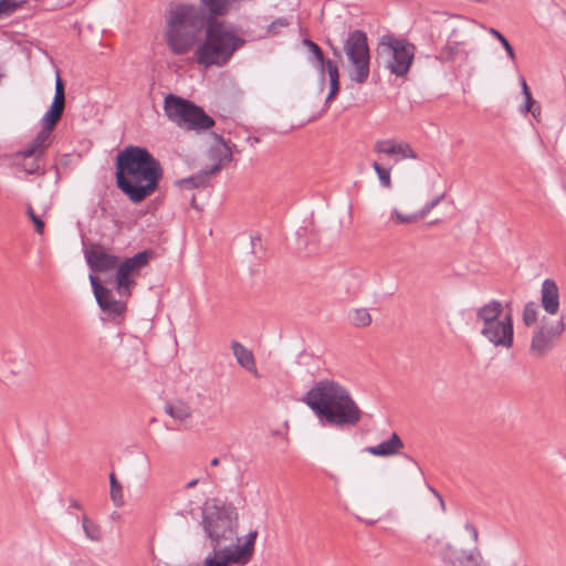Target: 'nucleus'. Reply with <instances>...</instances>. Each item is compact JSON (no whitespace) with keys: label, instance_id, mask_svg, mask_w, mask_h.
Returning <instances> with one entry per match:
<instances>
[{"label":"nucleus","instance_id":"f257e3e1","mask_svg":"<svg viewBox=\"0 0 566 566\" xmlns=\"http://www.w3.org/2000/svg\"><path fill=\"white\" fill-rule=\"evenodd\" d=\"M199 7L180 3L167 19L165 40L175 55L187 54L196 43L208 22H223L232 9H239L240 0H199Z\"/></svg>","mask_w":566,"mask_h":566},{"label":"nucleus","instance_id":"f03ea898","mask_svg":"<svg viewBox=\"0 0 566 566\" xmlns=\"http://www.w3.org/2000/svg\"><path fill=\"white\" fill-rule=\"evenodd\" d=\"M164 177L160 161L143 146L129 145L115 158V185L138 205L155 193Z\"/></svg>","mask_w":566,"mask_h":566},{"label":"nucleus","instance_id":"7ed1b4c3","mask_svg":"<svg viewBox=\"0 0 566 566\" xmlns=\"http://www.w3.org/2000/svg\"><path fill=\"white\" fill-rule=\"evenodd\" d=\"M323 426L338 429L356 427L363 411L348 389L333 379H322L302 399Z\"/></svg>","mask_w":566,"mask_h":566},{"label":"nucleus","instance_id":"20e7f679","mask_svg":"<svg viewBox=\"0 0 566 566\" xmlns=\"http://www.w3.org/2000/svg\"><path fill=\"white\" fill-rule=\"evenodd\" d=\"M202 527L210 539L211 553L222 551L228 545H242L238 536V511L234 505L219 499H208L201 509Z\"/></svg>","mask_w":566,"mask_h":566},{"label":"nucleus","instance_id":"39448f33","mask_svg":"<svg viewBox=\"0 0 566 566\" xmlns=\"http://www.w3.org/2000/svg\"><path fill=\"white\" fill-rule=\"evenodd\" d=\"M205 39L196 49V62L206 69L226 66L233 54L240 50L247 40L226 28L224 22H208L205 28Z\"/></svg>","mask_w":566,"mask_h":566},{"label":"nucleus","instance_id":"423d86ee","mask_svg":"<svg viewBox=\"0 0 566 566\" xmlns=\"http://www.w3.org/2000/svg\"><path fill=\"white\" fill-rule=\"evenodd\" d=\"M164 112L169 120L188 130H206L216 124L201 106L172 93L164 98Z\"/></svg>","mask_w":566,"mask_h":566},{"label":"nucleus","instance_id":"0eeeda50","mask_svg":"<svg viewBox=\"0 0 566 566\" xmlns=\"http://www.w3.org/2000/svg\"><path fill=\"white\" fill-rule=\"evenodd\" d=\"M344 51L354 71L350 73V80L364 84L369 76L370 51L367 33L357 29L350 31L344 43Z\"/></svg>","mask_w":566,"mask_h":566},{"label":"nucleus","instance_id":"6e6552de","mask_svg":"<svg viewBox=\"0 0 566 566\" xmlns=\"http://www.w3.org/2000/svg\"><path fill=\"white\" fill-rule=\"evenodd\" d=\"M213 135L216 140L222 146L221 148H211V158L217 159V163L196 175L176 180L175 185L177 187L181 189L207 188L210 185L211 176L218 174L223 167L231 163L233 158L231 140H226L221 135L216 133Z\"/></svg>","mask_w":566,"mask_h":566},{"label":"nucleus","instance_id":"1a4fd4ad","mask_svg":"<svg viewBox=\"0 0 566 566\" xmlns=\"http://www.w3.org/2000/svg\"><path fill=\"white\" fill-rule=\"evenodd\" d=\"M156 252L153 249H145L137 252L133 256L119 258L118 265L115 268V290L119 296L128 297L132 295V290L137 284L133 279L134 274L147 266L151 260L156 258Z\"/></svg>","mask_w":566,"mask_h":566},{"label":"nucleus","instance_id":"9d476101","mask_svg":"<svg viewBox=\"0 0 566 566\" xmlns=\"http://www.w3.org/2000/svg\"><path fill=\"white\" fill-rule=\"evenodd\" d=\"M380 45H386L390 50L392 59L386 65L390 73L398 77L406 76L415 60V44L407 39H397L391 34H386L381 38Z\"/></svg>","mask_w":566,"mask_h":566},{"label":"nucleus","instance_id":"9b49d317","mask_svg":"<svg viewBox=\"0 0 566 566\" xmlns=\"http://www.w3.org/2000/svg\"><path fill=\"white\" fill-rule=\"evenodd\" d=\"M563 317L555 323H546L536 328L530 345V354L535 358L545 357L555 346L562 334L565 332Z\"/></svg>","mask_w":566,"mask_h":566},{"label":"nucleus","instance_id":"f8f14e48","mask_svg":"<svg viewBox=\"0 0 566 566\" xmlns=\"http://www.w3.org/2000/svg\"><path fill=\"white\" fill-rule=\"evenodd\" d=\"M82 243L86 263L93 272H108L118 265L119 256L107 253L101 244L88 243L85 238L82 239Z\"/></svg>","mask_w":566,"mask_h":566},{"label":"nucleus","instance_id":"ddd939ff","mask_svg":"<svg viewBox=\"0 0 566 566\" xmlns=\"http://www.w3.org/2000/svg\"><path fill=\"white\" fill-rule=\"evenodd\" d=\"M481 335L496 347L511 348L514 343V324L511 313H505L502 318L490 328H481Z\"/></svg>","mask_w":566,"mask_h":566},{"label":"nucleus","instance_id":"4468645a","mask_svg":"<svg viewBox=\"0 0 566 566\" xmlns=\"http://www.w3.org/2000/svg\"><path fill=\"white\" fill-rule=\"evenodd\" d=\"M439 556L447 566H481L482 555L478 548L473 551L457 549L450 543L439 552Z\"/></svg>","mask_w":566,"mask_h":566},{"label":"nucleus","instance_id":"2eb2a0df","mask_svg":"<svg viewBox=\"0 0 566 566\" xmlns=\"http://www.w3.org/2000/svg\"><path fill=\"white\" fill-rule=\"evenodd\" d=\"M541 305L549 315L559 311V289L553 279H545L541 289Z\"/></svg>","mask_w":566,"mask_h":566},{"label":"nucleus","instance_id":"dca6fc26","mask_svg":"<svg viewBox=\"0 0 566 566\" xmlns=\"http://www.w3.org/2000/svg\"><path fill=\"white\" fill-rule=\"evenodd\" d=\"M403 448V441L394 432L388 440L381 441L377 446L365 448V451L375 457H391L398 454Z\"/></svg>","mask_w":566,"mask_h":566},{"label":"nucleus","instance_id":"f3484780","mask_svg":"<svg viewBox=\"0 0 566 566\" xmlns=\"http://www.w3.org/2000/svg\"><path fill=\"white\" fill-rule=\"evenodd\" d=\"M231 348L238 364L245 370L252 373L254 377H260L255 366V358L253 353L237 340L231 343Z\"/></svg>","mask_w":566,"mask_h":566},{"label":"nucleus","instance_id":"a211bd4d","mask_svg":"<svg viewBox=\"0 0 566 566\" xmlns=\"http://www.w3.org/2000/svg\"><path fill=\"white\" fill-rule=\"evenodd\" d=\"M65 109V104L53 102L51 103L49 109L45 112L43 117L41 118V126L48 130H54L61 120Z\"/></svg>","mask_w":566,"mask_h":566},{"label":"nucleus","instance_id":"6ab92c4d","mask_svg":"<svg viewBox=\"0 0 566 566\" xmlns=\"http://www.w3.org/2000/svg\"><path fill=\"white\" fill-rule=\"evenodd\" d=\"M322 64L323 65H316V69L318 71L321 90L323 91L326 81V73L328 74L329 82H339V69L338 65L328 57Z\"/></svg>","mask_w":566,"mask_h":566},{"label":"nucleus","instance_id":"aec40b11","mask_svg":"<svg viewBox=\"0 0 566 566\" xmlns=\"http://www.w3.org/2000/svg\"><path fill=\"white\" fill-rule=\"evenodd\" d=\"M88 279L98 306L115 300L112 290L103 285L96 275L90 274Z\"/></svg>","mask_w":566,"mask_h":566},{"label":"nucleus","instance_id":"412c9836","mask_svg":"<svg viewBox=\"0 0 566 566\" xmlns=\"http://www.w3.org/2000/svg\"><path fill=\"white\" fill-rule=\"evenodd\" d=\"M504 306L499 300H491L476 310V318H502Z\"/></svg>","mask_w":566,"mask_h":566},{"label":"nucleus","instance_id":"4be33fe9","mask_svg":"<svg viewBox=\"0 0 566 566\" xmlns=\"http://www.w3.org/2000/svg\"><path fill=\"white\" fill-rule=\"evenodd\" d=\"M165 411L178 421H184L191 416L190 406L181 400H177L175 403L167 402Z\"/></svg>","mask_w":566,"mask_h":566},{"label":"nucleus","instance_id":"5701e85b","mask_svg":"<svg viewBox=\"0 0 566 566\" xmlns=\"http://www.w3.org/2000/svg\"><path fill=\"white\" fill-rule=\"evenodd\" d=\"M103 313H105L109 318L116 319L119 316H123L126 312V303L118 300H112L108 303H104L99 306Z\"/></svg>","mask_w":566,"mask_h":566},{"label":"nucleus","instance_id":"b1692460","mask_svg":"<svg viewBox=\"0 0 566 566\" xmlns=\"http://www.w3.org/2000/svg\"><path fill=\"white\" fill-rule=\"evenodd\" d=\"M525 103L523 106H521L522 113H531L535 118L541 115V105L539 103L533 98V95L531 93V90L528 86H525V96H524Z\"/></svg>","mask_w":566,"mask_h":566},{"label":"nucleus","instance_id":"393cba45","mask_svg":"<svg viewBox=\"0 0 566 566\" xmlns=\"http://www.w3.org/2000/svg\"><path fill=\"white\" fill-rule=\"evenodd\" d=\"M82 527L86 537L91 541L98 542L102 539L99 526L92 522L85 514L82 517Z\"/></svg>","mask_w":566,"mask_h":566},{"label":"nucleus","instance_id":"a878e982","mask_svg":"<svg viewBox=\"0 0 566 566\" xmlns=\"http://www.w3.org/2000/svg\"><path fill=\"white\" fill-rule=\"evenodd\" d=\"M537 307V304L533 301H530L524 305L522 319L525 326L530 327L536 323L538 315Z\"/></svg>","mask_w":566,"mask_h":566},{"label":"nucleus","instance_id":"bb28decb","mask_svg":"<svg viewBox=\"0 0 566 566\" xmlns=\"http://www.w3.org/2000/svg\"><path fill=\"white\" fill-rule=\"evenodd\" d=\"M25 3L27 0H0V18L10 17Z\"/></svg>","mask_w":566,"mask_h":566},{"label":"nucleus","instance_id":"cd10ccee","mask_svg":"<svg viewBox=\"0 0 566 566\" xmlns=\"http://www.w3.org/2000/svg\"><path fill=\"white\" fill-rule=\"evenodd\" d=\"M303 44L308 49L314 57V66L323 65L322 63L327 59L321 46L308 38L303 39Z\"/></svg>","mask_w":566,"mask_h":566},{"label":"nucleus","instance_id":"c85d7f7f","mask_svg":"<svg viewBox=\"0 0 566 566\" xmlns=\"http://www.w3.org/2000/svg\"><path fill=\"white\" fill-rule=\"evenodd\" d=\"M489 33L491 35H493L496 40H499L500 44H502L503 49L505 50L507 56L513 62H515L516 61V54H515V51H514L513 46L509 42V40L499 30H496L494 28H490L489 29Z\"/></svg>","mask_w":566,"mask_h":566},{"label":"nucleus","instance_id":"c756f323","mask_svg":"<svg viewBox=\"0 0 566 566\" xmlns=\"http://www.w3.org/2000/svg\"><path fill=\"white\" fill-rule=\"evenodd\" d=\"M352 323L357 327H366L371 323V316L366 308H357L354 311Z\"/></svg>","mask_w":566,"mask_h":566},{"label":"nucleus","instance_id":"7c9ffc66","mask_svg":"<svg viewBox=\"0 0 566 566\" xmlns=\"http://www.w3.org/2000/svg\"><path fill=\"white\" fill-rule=\"evenodd\" d=\"M42 156H35L30 163H23L21 168L28 175H44V169L41 166Z\"/></svg>","mask_w":566,"mask_h":566},{"label":"nucleus","instance_id":"2f4dec72","mask_svg":"<svg viewBox=\"0 0 566 566\" xmlns=\"http://www.w3.org/2000/svg\"><path fill=\"white\" fill-rule=\"evenodd\" d=\"M371 166H373L375 172L377 174L379 182L381 184V186H384L386 188H390L391 187L390 169L389 168H385L384 166H381L377 161H374Z\"/></svg>","mask_w":566,"mask_h":566},{"label":"nucleus","instance_id":"473e14b6","mask_svg":"<svg viewBox=\"0 0 566 566\" xmlns=\"http://www.w3.org/2000/svg\"><path fill=\"white\" fill-rule=\"evenodd\" d=\"M52 133V130H48L41 126L40 132L32 139V143L40 149V154H44L49 147L50 144H46V142L49 140Z\"/></svg>","mask_w":566,"mask_h":566},{"label":"nucleus","instance_id":"72a5a7b5","mask_svg":"<svg viewBox=\"0 0 566 566\" xmlns=\"http://www.w3.org/2000/svg\"><path fill=\"white\" fill-rule=\"evenodd\" d=\"M374 150L379 154L396 155L400 149L394 140L386 139L376 142Z\"/></svg>","mask_w":566,"mask_h":566},{"label":"nucleus","instance_id":"f704fd0d","mask_svg":"<svg viewBox=\"0 0 566 566\" xmlns=\"http://www.w3.org/2000/svg\"><path fill=\"white\" fill-rule=\"evenodd\" d=\"M458 53H459V43L458 42H453L452 44L448 43L446 46H443L440 50V59L442 61H454Z\"/></svg>","mask_w":566,"mask_h":566},{"label":"nucleus","instance_id":"c9c22d12","mask_svg":"<svg viewBox=\"0 0 566 566\" xmlns=\"http://www.w3.org/2000/svg\"><path fill=\"white\" fill-rule=\"evenodd\" d=\"M392 218L398 223H413L421 219L420 216H418V212L412 214H403L397 209L392 210Z\"/></svg>","mask_w":566,"mask_h":566},{"label":"nucleus","instance_id":"e433bc0d","mask_svg":"<svg viewBox=\"0 0 566 566\" xmlns=\"http://www.w3.org/2000/svg\"><path fill=\"white\" fill-rule=\"evenodd\" d=\"M53 102L66 104L65 84L59 74H57L56 81H55V93H54Z\"/></svg>","mask_w":566,"mask_h":566},{"label":"nucleus","instance_id":"4c0bfd02","mask_svg":"<svg viewBox=\"0 0 566 566\" xmlns=\"http://www.w3.org/2000/svg\"><path fill=\"white\" fill-rule=\"evenodd\" d=\"M446 197V193L442 192L441 195L433 198L431 201L427 202L419 211L418 216L420 218H424L433 208H436Z\"/></svg>","mask_w":566,"mask_h":566},{"label":"nucleus","instance_id":"58836bf2","mask_svg":"<svg viewBox=\"0 0 566 566\" xmlns=\"http://www.w3.org/2000/svg\"><path fill=\"white\" fill-rule=\"evenodd\" d=\"M27 213L34 224L35 232L42 234L45 228L44 221L34 212L32 207H28Z\"/></svg>","mask_w":566,"mask_h":566},{"label":"nucleus","instance_id":"ea45409f","mask_svg":"<svg viewBox=\"0 0 566 566\" xmlns=\"http://www.w3.org/2000/svg\"><path fill=\"white\" fill-rule=\"evenodd\" d=\"M111 500L117 507L124 504L123 486L120 483L111 486Z\"/></svg>","mask_w":566,"mask_h":566},{"label":"nucleus","instance_id":"a19ab883","mask_svg":"<svg viewBox=\"0 0 566 566\" xmlns=\"http://www.w3.org/2000/svg\"><path fill=\"white\" fill-rule=\"evenodd\" d=\"M289 25L290 21L284 17H280L270 23V25L268 27V32L272 35H275L279 33V28H285Z\"/></svg>","mask_w":566,"mask_h":566},{"label":"nucleus","instance_id":"79ce46f5","mask_svg":"<svg viewBox=\"0 0 566 566\" xmlns=\"http://www.w3.org/2000/svg\"><path fill=\"white\" fill-rule=\"evenodd\" d=\"M43 156L40 154V149L31 142L23 150L15 154L17 157L34 158L35 156Z\"/></svg>","mask_w":566,"mask_h":566},{"label":"nucleus","instance_id":"37998d69","mask_svg":"<svg viewBox=\"0 0 566 566\" xmlns=\"http://www.w3.org/2000/svg\"><path fill=\"white\" fill-rule=\"evenodd\" d=\"M397 148L400 149L397 155H401L402 158H411V159L418 158V155L415 153V150L411 148V146L407 143L397 144Z\"/></svg>","mask_w":566,"mask_h":566},{"label":"nucleus","instance_id":"c03bdc74","mask_svg":"<svg viewBox=\"0 0 566 566\" xmlns=\"http://www.w3.org/2000/svg\"><path fill=\"white\" fill-rule=\"evenodd\" d=\"M340 91V82H329V91L325 99V107L328 106V104L334 101Z\"/></svg>","mask_w":566,"mask_h":566},{"label":"nucleus","instance_id":"a18cd8bd","mask_svg":"<svg viewBox=\"0 0 566 566\" xmlns=\"http://www.w3.org/2000/svg\"><path fill=\"white\" fill-rule=\"evenodd\" d=\"M464 528L472 535V538L474 542L479 541V532H478V528L473 524L468 522L464 525Z\"/></svg>","mask_w":566,"mask_h":566},{"label":"nucleus","instance_id":"49530a36","mask_svg":"<svg viewBox=\"0 0 566 566\" xmlns=\"http://www.w3.org/2000/svg\"><path fill=\"white\" fill-rule=\"evenodd\" d=\"M500 318H476V323H482V328H490L497 322Z\"/></svg>","mask_w":566,"mask_h":566},{"label":"nucleus","instance_id":"de8ad7c7","mask_svg":"<svg viewBox=\"0 0 566 566\" xmlns=\"http://www.w3.org/2000/svg\"><path fill=\"white\" fill-rule=\"evenodd\" d=\"M71 509L82 510L83 507H82V505H81L76 500L72 499V500L70 501L69 511H70Z\"/></svg>","mask_w":566,"mask_h":566},{"label":"nucleus","instance_id":"09e8293b","mask_svg":"<svg viewBox=\"0 0 566 566\" xmlns=\"http://www.w3.org/2000/svg\"><path fill=\"white\" fill-rule=\"evenodd\" d=\"M332 52H333V55L337 59H342V52L340 50L338 49V46L336 45H332Z\"/></svg>","mask_w":566,"mask_h":566},{"label":"nucleus","instance_id":"8fccbe9b","mask_svg":"<svg viewBox=\"0 0 566 566\" xmlns=\"http://www.w3.org/2000/svg\"><path fill=\"white\" fill-rule=\"evenodd\" d=\"M109 483L111 486L120 483L114 472L109 474Z\"/></svg>","mask_w":566,"mask_h":566},{"label":"nucleus","instance_id":"3c124183","mask_svg":"<svg viewBox=\"0 0 566 566\" xmlns=\"http://www.w3.org/2000/svg\"><path fill=\"white\" fill-rule=\"evenodd\" d=\"M520 84L522 87V94L525 96V86H528L524 76H520Z\"/></svg>","mask_w":566,"mask_h":566},{"label":"nucleus","instance_id":"603ef678","mask_svg":"<svg viewBox=\"0 0 566 566\" xmlns=\"http://www.w3.org/2000/svg\"><path fill=\"white\" fill-rule=\"evenodd\" d=\"M190 206H191V208H193L196 210H199V207L197 205V200H196V196L195 195H192V197H191Z\"/></svg>","mask_w":566,"mask_h":566},{"label":"nucleus","instance_id":"864d4df0","mask_svg":"<svg viewBox=\"0 0 566 566\" xmlns=\"http://www.w3.org/2000/svg\"><path fill=\"white\" fill-rule=\"evenodd\" d=\"M197 483H198V480H196V479L191 480L187 483L186 489H192L197 485Z\"/></svg>","mask_w":566,"mask_h":566},{"label":"nucleus","instance_id":"5fc2aeb1","mask_svg":"<svg viewBox=\"0 0 566 566\" xmlns=\"http://www.w3.org/2000/svg\"><path fill=\"white\" fill-rule=\"evenodd\" d=\"M429 491L438 499L441 496V494L433 488L429 486Z\"/></svg>","mask_w":566,"mask_h":566},{"label":"nucleus","instance_id":"6e6d98bb","mask_svg":"<svg viewBox=\"0 0 566 566\" xmlns=\"http://www.w3.org/2000/svg\"><path fill=\"white\" fill-rule=\"evenodd\" d=\"M403 457L419 468L418 462L411 455L405 453Z\"/></svg>","mask_w":566,"mask_h":566},{"label":"nucleus","instance_id":"4d7b16f0","mask_svg":"<svg viewBox=\"0 0 566 566\" xmlns=\"http://www.w3.org/2000/svg\"><path fill=\"white\" fill-rule=\"evenodd\" d=\"M219 463H220L219 458H213V459L211 460V462H210V464H211L212 467H218V465H219Z\"/></svg>","mask_w":566,"mask_h":566},{"label":"nucleus","instance_id":"13d9d810","mask_svg":"<svg viewBox=\"0 0 566 566\" xmlns=\"http://www.w3.org/2000/svg\"><path fill=\"white\" fill-rule=\"evenodd\" d=\"M439 502H440V505L442 507V510L444 511L446 510V504H444V500L442 497V495L440 497H438Z\"/></svg>","mask_w":566,"mask_h":566},{"label":"nucleus","instance_id":"bf43d9fd","mask_svg":"<svg viewBox=\"0 0 566 566\" xmlns=\"http://www.w3.org/2000/svg\"><path fill=\"white\" fill-rule=\"evenodd\" d=\"M255 241H261V238L260 237H251V242H252V245L254 247L255 245Z\"/></svg>","mask_w":566,"mask_h":566},{"label":"nucleus","instance_id":"052dcab7","mask_svg":"<svg viewBox=\"0 0 566 566\" xmlns=\"http://www.w3.org/2000/svg\"><path fill=\"white\" fill-rule=\"evenodd\" d=\"M505 307L509 308V312L507 313H511L512 314V310H511V302L506 303Z\"/></svg>","mask_w":566,"mask_h":566},{"label":"nucleus","instance_id":"680f3d73","mask_svg":"<svg viewBox=\"0 0 566 566\" xmlns=\"http://www.w3.org/2000/svg\"><path fill=\"white\" fill-rule=\"evenodd\" d=\"M327 45L332 49V45H335L331 40L326 41Z\"/></svg>","mask_w":566,"mask_h":566},{"label":"nucleus","instance_id":"e2e57ef3","mask_svg":"<svg viewBox=\"0 0 566 566\" xmlns=\"http://www.w3.org/2000/svg\"><path fill=\"white\" fill-rule=\"evenodd\" d=\"M439 222V220H434V221H431L428 223V226H433V224H437Z\"/></svg>","mask_w":566,"mask_h":566}]
</instances>
